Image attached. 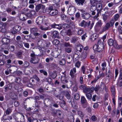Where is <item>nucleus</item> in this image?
<instances>
[{
  "instance_id": "38",
  "label": "nucleus",
  "mask_w": 122,
  "mask_h": 122,
  "mask_svg": "<svg viewBox=\"0 0 122 122\" xmlns=\"http://www.w3.org/2000/svg\"><path fill=\"white\" fill-rule=\"evenodd\" d=\"M109 16L107 15L104 14L103 15V19L104 21H106L109 18Z\"/></svg>"
},
{
  "instance_id": "24",
  "label": "nucleus",
  "mask_w": 122,
  "mask_h": 122,
  "mask_svg": "<svg viewBox=\"0 0 122 122\" xmlns=\"http://www.w3.org/2000/svg\"><path fill=\"white\" fill-rule=\"evenodd\" d=\"M94 24V22H92L91 23V21H89L88 23L87 26L89 30H91L93 27Z\"/></svg>"
},
{
  "instance_id": "17",
  "label": "nucleus",
  "mask_w": 122,
  "mask_h": 122,
  "mask_svg": "<svg viewBox=\"0 0 122 122\" xmlns=\"http://www.w3.org/2000/svg\"><path fill=\"white\" fill-rule=\"evenodd\" d=\"M81 102L82 106H84L85 104L86 105L87 104V101L84 96L81 97Z\"/></svg>"
},
{
  "instance_id": "51",
  "label": "nucleus",
  "mask_w": 122,
  "mask_h": 122,
  "mask_svg": "<svg viewBox=\"0 0 122 122\" xmlns=\"http://www.w3.org/2000/svg\"><path fill=\"white\" fill-rule=\"evenodd\" d=\"M22 52L21 51H19L17 53V56L19 58H20L22 56Z\"/></svg>"
},
{
  "instance_id": "52",
  "label": "nucleus",
  "mask_w": 122,
  "mask_h": 122,
  "mask_svg": "<svg viewBox=\"0 0 122 122\" xmlns=\"http://www.w3.org/2000/svg\"><path fill=\"white\" fill-rule=\"evenodd\" d=\"M78 114L82 119L84 117L83 114L82 112L81 111H79L78 112Z\"/></svg>"
},
{
  "instance_id": "4",
  "label": "nucleus",
  "mask_w": 122,
  "mask_h": 122,
  "mask_svg": "<svg viewBox=\"0 0 122 122\" xmlns=\"http://www.w3.org/2000/svg\"><path fill=\"white\" fill-rule=\"evenodd\" d=\"M97 5V15L95 16V18H97L99 16V13H101V11L102 10V4L100 3H96Z\"/></svg>"
},
{
  "instance_id": "7",
  "label": "nucleus",
  "mask_w": 122,
  "mask_h": 122,
  "mask_svg": "<svg viewBox=\"0 0 122 122\" xmlns=\"http://www.w3.org/2000/svg\"><path fill=\"white\" fill-rule=\"evenodd\" d=\"M82 59H85L87 56V53L86 51H83L80 54L78 55Z\"/></svg>"
},
{
  "instance_id": "30",
  "label": "nucleus",
  "mask_w": 122,
  "mask_h": 122,
  "mask_svg": "<svg viewBox=\"0 0 122 122\" xmlns=\"http://www.w3.org/2000/svg\"><path fill=\"white\" fill-rule=\"evenodd\" d=\"M111 91L112 95L114 96H115L116 94L115 86L113 85L111 86Z\"/></svg>"
},
{
  "instance_id": "64",
  "label": "nucleus",
  "mask_w": 122,
  "mask_h": 122,
  "mask_svg": "<svg viewBox=\"0 0 122 122\" xmlns=\"http://www.w3.org/2000/svg\"><path fill=\"white\" fill-rule=\"evenodd\" d=\"M81 71L84 74H86V73H85L86 69L84 66H82L81 68Z\"/></svg>"
},
{
  "instance_id": "14",
  "label": "nucleus",
  "mask_w": 122,
  "mask_h": 122,
  "mask_svg": "<svg viewBox=\"0 0 122 122\" xmlns=\"http://www.w3.org/2000/svg\"><path fill=\"white\" fill-rule=\"evenodd\" d=\"M2 42L4 45H8L10 43V40L6 38H4L2 39Z\"/></svg>"
},
{
  "instance_id": "19",
  "label": "nucleus",
  "mask_w": 122,
  "mask_h": 122,
  "mask_svg": "<svg viewBox=\"0 0 122 122\" xmlns=\"http://www.w3.org/2000/svg\"><path fill=\"white\" fill-rule=\"evenodd\" d=\"M87 22L84 20H83L79 24L80 26L81 27H83L85 28L88 25Z\"/></svg>"
},
{
  "instance_id": "39",
  "label": "nucleus",
  "mask_w": 122,
  "mask_h": 122,
  "mask_svg": "<svg viewBox=\"0 0 122 122\" xmlns=\"http://www.w3.org/2000/svg\"><path fill=\"white\" fill-rule=\"evenodd\" d=\"M46 81L49 83V84H51L52 83V79L50 77L46 78Z\"/></svg>"
},
{
  "instance_id": "43",
  "label": "nucleus",
  "mask_w": 122,
  "mask_h": 122,
  "mask_svg": "<svg viewBox=\"0 0 122 122\" xmlns=\"http://www.w3.org/2000/svg\"><path fill=\"white\" fill-rule=\"evenodd\" d=\"M62 27L64 28H68L69 27V25L68 24L64 23L62 25Z\"/></svg>"
},
{
  "instance_id": "22",
  "label": "nucleus",
  "mask_w": 122,
  "mask_h": 122,
  "mask_svg": "<svg viewBox=\"0 0 122 122\" xmlns=\"http://www.w3.org/2000/svg\"><path fill=\"white\" fill-rule=\"evenodd\" d=\"M98 37V35L96 34H93L90 37V40L91 41H94Z\"/></svg>"
},
{
  "instance_id": "15",
  "label": "nucleus",
  "mask_w": 122,
  "mask_h": 122,
  "mask_svg": "<svg viewBox=\"0 0 122 122\" xmlns=\"http://www.w3.org/2000/svg\"><path fill=\"white\" fill-rule=\"evenodd\" d=\"M49 76L53 79H55L57 76V73L56 71H53V72H49Z\"/></svg>"
},
{
  "instance_id": "36",
  "label": "nucleus",
  "mask_w": 122,
  "mask_h": 122,
  "mask_svg": "<svg viewBox=\"0 0 122 122\" xmlns=\"http://www.w3.org/2000/svg\"><path fill=\"white\" fill-rule=\"evenodd\" d=\"M84 32V30L81 28L79 29L77 31V34L79 35H81Z\"/></svg>"
},
{
  "instance_id": "59",
  "label": "nucleus",
  "mask_w": 122,
  "mask_h": 122,
  "mask_svg": "<svg viewBox=\"0 0 122 122\" xmlns=\"http://www.w3.org/2000/svg\"><path fill=\"white\" fill-rule=\"evenodd\" d=\"M11 51L13 52L15 50V47L13 46H11L9 48Z\"/></svg>"
},
{
  "instance_id": "37",
  "label": "nucleus",
  "mask_w": 122,
  "mask_h": 122,
  "mask_svg": "<svg viewBox=\"0 0 122 122\" xmlns=\"http://www.w3.org/2000/svg\"><path fill=\"white\" fill-rule=\"evenodd\" d=\"M96 8L95 5H92L90 7V10L91 11H95Z\"/></svg>"
},
{
  "instance_id": "35",
  "label": "nucleus",
  "mask_w": 122,
  "mask_h": 122,
  "mask_svg": "<svg viewBox=\"0 0 122 122\" xmlns=\"http://www.w3.org/2000/svg\"><path fill=\"white\" fill-rule=\"evenodd\" d=\"M102 23L101 20H99L96 23V25L98 27H101L102 25Z\"/></svg>"
},
{
  "instance_id": "32",
  "label": "nucleus",
  "mask_w": 122,
  "mask_h": 122,
  "mask_svg": "<svg viewBox=\"0 0 122 122\" xmlns=\"http://www.w3.org/2000/svg\"><path fill=\"white\" fill-rule=\"evenodd\" d=\"M41 4H39L37 5L36 7V10L37 12H38L41 8L42 6Z\"/></svg>"
},
{
  "instance_id": "57",
  "label": "nucleus",
  "mask_w": 122,
  "mask_h": 122,
  "mask_svg": "<svg viewBox=\"0 0 122 122\" xmlns=\"http://www.w3.org/2000/svg\"><path fill=\"white\" fill-rule=\"evenodd\" d=\"M105 74L103 72H102L101 73H100L98 76L97 77L99 78V79L101 77H103L104 76Z\"/></svg>"
},
{
  "instance_id": "41",
  "label": "nucleus",
  "mask_w": 122,
  "mask_h": 122,
  "mask_svg": "<svg viewBox=\"0 0 122 122\" xmlns=\"http://www.w3.org/2000/svg\"><path fill=\"white\" fill-rule=\"evenodd\" d=\"M2 59V56H0V65H2L4 64V61Z\"/></svg>"
},
{
  "instance_id": "28",
  "label": "nucleus",
  "mask_w": 122,
  "mask_h": 122,
  "mask_svg": "<svg viewBox=\"0 0 122 122\" xmlns=\"http://www.w3.org/2000/svg\"><path fill=\"white\" fill-rule=\"evenodd\" d=\"M78 37L74 36L72 37L71 39V42L72 43H75L79 40Z\"/></svg>"
},
{
  "instance_id": "45",
  "label": "nucleus",
  "mask_w": 122,
  "mask_h": 122,
  "mask_svg": "<svg viewBox=\"0 0 122 122\" xmlns=\"http://www.w3.org/2000/svg\"><path fill=\"white\" fill-rule=\"evenodd\" d=\"M39 71L41 73H43L44 75L46 76H47V73L46 71H44L43 70H41Z\"/></svg>"
},
{
  "instance_id": "46",
  "label": "nucleus",
  "mask_w": 122,
  "mask_h": 122,
  "mask_svg": "<svg viewBox=\"0 0 122 122\" xmlns=\"http://www.w3.org/2000/svg\"><path fill=\"white\" fill-rule=\"evenodd\" d=\"M66 61L65 59H62L60 61V63L61 65H64L65 64Z\"/></svg>"
},
{
  "instance_id": "23",
  "label": "nucleus",
  "mask_w": 122,
  "mask_h": 122,
  "mask_svg": "<svg viewBox=\"0 0 122 122\" xmlns=\"http://www.w3.org/2000/svg\"><path fill=\"white\" fill-rule=\"evenodd\" d=\"M65 96L67 99L69 100L67 101V102L69 103H71V100L70 99L71 97L68 92H66Z\"/></svg>"
},
{
  "instance_id": "58",
  "label": "nucleus",
  "mask_w": 122,
  "mask_h": 122,
  "mask_svg": "<svg viewBox=\"0 0 122 122\" xmlns=\"http://www.w3.org/2000/svg\"><path fill=\"white\" fill-rule=\"evenodd\" d=\"M119 17V15L118 14H116L114 16V19L116 21L118 19Z\"/></svg>"
},
{
  "instance_id": "12",
  "label": "nucleus",
  "mask_w": 122,
  "mask_h": 122,
  "mask_svg": "<svg viewBox=\"0 0 122 122\" xmlns=\"http://www.w3.org/2000/svg\"><path fill=\"white\" fill-rule=\"evenodd\" d=\"M110 25L109 22H107L106 24L104 26L102 29V32L108 30L110 28Z\"/></svg>"
},
{
  "instance_id": "47",
  "label": "nucleus",
  "mask_w": 122,
  "mask_h": 122,
  "mask_svg": "<svg viewBox=\"0 0 122 122\" xmlns=\"http://www.w3.org/2000/svg\"><path fill=\"white\" fill-rule=\"evenodd\" d=\"M53 59V58L52 57H50V58H47L46 59V62H49L50 61H52Z\"/></svg>"
},
{
  "instance_id": "18",
  "label": "nucleus",
  "mask_w": 122,
  "mask_h": 122,
  "mask_svg": "<svg viewBox=\"0 0 122 122\" xmlns=\"http://www.w3.org/2000/svg\"><path fill=\"white\" fill-rule=\"evenodd\" d=\"M52 37L53 39L57 37L58 35V32L56 31H54L51 32Z\"/></svg>"
},
{
  "instance_id": "8",
  "label": "nucleus",
  "mask_w": 122,
  "mask_h": 122,
  "mask_svg": "<svg viewBox=\"0 0 122 122\" xmlns=\"http://www.w3.org/2000/svg\"><path fill=\"white\" fill-rule=\"evenodd\" d=\"M76 11L75 8L73 6H70L68 9L69 14L70 15H72Z\"/></svg>"
},
{
  "instance_id": "60",
  "label": "nucleus",
  "mask_w": 122,
  "mask_h": 122,
  "mask_svg": "<svg viewBox=\"0 0 122 122\" xmlns=\"http://www.w3.org/2000/svg\"><path fill=\"white\" fill-rule=\"evenodd\" d=\"M70 75L72 78H73L74 76V72L72 70H71Z\"/></svg>"
},
{
  "instance_id": "11",
  "label": "nucleus",
  "mask_w": 122,
  "mask_h": 122,
  "mask_svg": "<svg viewBox=\"0 0 122 122\" xmlns=\"http://www.w3.org/2000/svg\"><path fill=\"white\" fill-rule=\"evenodd\" d=\"M83 48V46L81 45L80 44L78 45L76 47V53H76V54L77 55H78L79 52H81V51H82Z\"/></svg>"
},
{
  "instance_id": "48",
  "label": "nucleus",
  "mask_w": 122,
  "mask_h": 122,
  "mask_svg": "<svg viewBox=\"0 0 122 122\" xmlns=\"http://www.w3.org/2000/svg\"><path fill=\"white\" fill-rule=\"evenodd\" d=\"M31 36L30 35L25 36L24 37V38L27 41H29L30 40Z\"/></svg>"
},
{
  "instance_id": "21",
  "label": "nucleus",
  "mask_w": 122,
  "mask_h": 122,
  "mask_svg": "<svg viewBox=\"0 0 122 122\" xmlns=\"http://www.w3.org/2000/svg\"><path fill=\"white\" fill-rule=\"evenodd\" d=\"M97 44L99 46V48L101 50H103L104 48V45L102 42L101 39H100L98 41Z\"/></svg>"
},
{
  "instance_id": "56",
  "label": "nucleus",
  "mask_w": 122,
  "mask_h": 122,
  "mask_svg": "<svg viewBox=\"0 0 122 122\" xmlns=\"http://www.w3.org/2000/svg\"><path fill=\"white\" fill-rule=\"evenodd\" d=\"M64 46L66 47H71V45H70L69 43L66 42L64 43Z\"/></svg>"
},
{
  "instance_id": "49",
  "label": "nucleus",
  "mask_w": 122,
  "mask_h": 122,
  "mask_svg": "<svg viewBox=\"0 0 122 122\" xmlns=\"http://www.w3.org/2000/svg\"><path fill=\"white\" fill-rule=\"evenodd\" d=\"M33 79L36 80L38 82L40 80L37 76L36 75H34L32 77Z\"/></svg>"
},
{
  "instance_id": "20",
  "label": "nucleus",
  "mask_w": 122,
  "mask_h": 122,
  "mask_svg": "<svg viewBox=\"0 0 122 122\" xmlns=\"http://www.w3.org/2000/svg\"><path fill=\"white\" fill-rule=\"evenodd\" d=\"M63 74L64 76H61V81L62 83L64 84L67 83L68 81L66 79V76L65 75L64 73H63Z\"/></svg>"
},
{
  "instance_id": "26",
  "label": "nucleus",
  "mask_w": 122,
  "mask_h": 122,
  "mask_svg": "<svg viewBox=\"0 0 122 122\" xmlns=\"http://www.w3.org/2000/svg\"><path fill=\"white\" fill-rule=\"evenodd\" d=\"M99 46L98 44L97 45V44L95 45L93 47V49L94 50H96L98 51H101L102 50L101 49V48H99Z\"/></svg>"
},
{
  "instance_id": "62",
  "label": "nucleus",
  "mask_w": 122,
  "mask_h": 122,
  "mask_svg": "<svg viewBox=\"0 0 122 122\" xmlns=\"http://www.w3.org/2000/svg\"><path fill=\"white\" fill-rule=\"evenodd\" d=\"M80 62L79 61H78L76 63L75 66L78 68H79L80 66Z\"/></svg>"
},
{
  "instance_id": "34",
  "label": "nucleus",
  "mask_w": 122,
  "mask_h": 122,
  "mask_svg": "<svg viewBox=\"0 0 122 122\" xmlns=\"http://www.w3.org/2000/svg\"><path fill=\"white\" fill-rule=\"evenodd\" d=\"M86 95L87 99L89 100H91L92 97V95L89 93H85Z\"/></svg>"
},
{
  "instance_id": "55",
  "label": "nucleus",
  "mask_w": 122,
  "mask_h": 122,
  "mask_svg": "<svg viewBox=\"0 0 122 122\" xmlns=\"http://www.w3.org/2000/svg\"><path fill=\"white\" fill-rule=\"evenodd\" d=\"M100 88L99 85H96L95 88H94V90L96 92Z\"/></svg>"
},
{
  "instance_id": "3",
  "label": "nucleus",
  "mask_w": 122,
  "mask_h": 122,
  "mask_svg": "<svg viewBox=\"0 0 122 122\" xmlns=\"http://www.w3.org/2000/svg\"><path fill=\"white\" fill-rule=\"evenodd\" d=\"M31 57L30 62L34 64H36L39 62V59L38 57L35 56V55L34 53L30 54Z\"/></svg>"
},
{
  "instance_id": "13",
  "label": "nucleus",
  "mask_w": 122,
  "mask_h": 122,
  "mask_svg": "<svg viewBox=\"0 0 122 122\" xmlns=\"http://www.w3.org/2000/svg\"><path fill=\"white\" fill-rule=\"evenodd\" d=\"M82 17L84 19H88L90 17V15L87 12L81 14Z\"/></svg>"
},
{
  "instance_id": "25",
  "label": "nucleus",
  "mask_w": 122,
  "mask_h": 122,
  "mask_svg": "<svg viewBox=\"0 0 122 122\" xmlns=\"http://www.w3.org/2000/svg\"><path fill=\"white\" fill-rule=\"evenodd\" d=\"M12 109L11 107L8 108L5 111V113L6 115H8L10 114L12 111Z\"/></svg>"
},
{
  "instance_id": "53",
  "label": "nucleus",
  "mask_w": 122,
  "mask_h": 122,
  "mask_svg": "<svg viewBox=\"0 0 122 122\" xmlns=\"http://www.w3.org/2000/svg\"><path fill=\"white\" fill-rule=\"evenodd\" d=\"M116 111V109H113L111 113L112 117H114L115 116Z\"/></svg>"
},
{
  "instance_id": "29",
  "label": "nucleus",
  "mask_w": 122,
  "mask_h": 122,
  "mask_svg": "<svg viewBox=\"0 0 122 122\" xmlns=\"http://www.w3.org/2000/svg\"><path fill=\"white\" fill-rule=\"evenodd\" d=\"M68 119L70 122H74L75 120L74 116L73 114H71L69 117Z\"/></svg>"
},
{
  "instance_id": "6",
  "label": "nucleus",
  "mask_w": 122,
  "mask_h": 122,
  "mask_svg": "<svg viewBox=\"0 0 122 122\" xmlns=\"http://www.w3.org/2000/svg\"><path fill=\"white\" fill-rule=\"evenodd\" d=\"M108 45L110 46H113L115 48H116L118 46V45L116 41H114L112 39H110L108 41Z\"/></svg>"
},
{
  "instance_id": "33",
  "label": "nucleus",
  "mask_w": 122,
  "mask_h": 122,
  "mask_svg": "<svg viewBox=\"0 0 122 122\" xmlns=\"http://www.w3.org/2000/svg\"><path fill=\"white\" fill-rule=\"evenodd\" d=\"M25 15L24 14H22L20 15L19 17V18L20 20L22 21H24L26 20L25 17Z\"/></svg>"
},
{
  "instance_id": "16",
  "label": "nucleus",
  "mask_w": 122,
  "mask_h": 122,
  "mask_svg": "<svg viewBox=\"0 0 122 122\" xmlns=\"http://www.w3.org/2000/svg\"><path fill=\"white\" fill-rule=\"evenodd\" d=\"M94 90V87H91L90 88H86L84 90V93H92Z\"/></svg>"
},
{
  "instance_id": "40",
  "label": "nucleus",
  "mask_w": 122,
  "mask_h": 122,
  "mask_svg": "<svg viewBox=\"0 0 122 122\" xmlns=\"http://www.w3.org/2000/svg\"><path fill=\"white\" fill-rule=\"evenodd\" d=\"M53 44L55 45H57L59 43V40L55 39L52 42Z\"/></svg>"
},
{
  "instance_id": "42",
  "label": "nucleus",
  "mask_w": 122,
  "mask_h": 122,
  "mask_svg": "<svg viewBox=\"0 0 122 122\" xmlns=\"http://www.w3.org/2000/svg\"><path fill=\"white\" fill-rule=\"evenodd\" d=\"M59 30H61L62 29V24H56V28Z\"/></svg>"
},
{
  "instance_id": "27",
  "label": "nucleus",
  "mask_w": 122,
  "mask_h": 122,
  "mask_svg": "<svg viewBox=\"0 0 122 122\" xmlns=\"http://www.w3.org/2000/svg\"><path fill=\"white\" fill-rule=\"evenodd\" d=\"M105 75L106 76V77L108 78L110 77L111 78H113L114 76L113 74L111 72L107 73V70H106Z\"/></svg>"
},
{
  "instance_id": "31",
  "label": "nucleus",
  "mask_w": 122,
  "mask_h": 122,
  "mask_svg": "<svg viewBox=\"0 0 122 122\" xmlns=\"http://www.w3.org/2000/svg\"><path fill=\"white\" fill-rule=\"evenodd\" d=\"M21 27L19 25H16L13 28V30H15L17 31H19L21 29Z\"/></svg>"
},
{
  "instance_id": "44",
  "label": "nucleus",
  "mask_w": 122,
  "mask_h": 122,
  "mask_svg": "<svg viewBox=\"0 0 122 122\" xmlns=\"http://www.w3.org/2000/svg\"><path fill=\"white\" fill-rule=\"evenodd\" d=\"M74 97L75 99L76 100H78L80 98V97L79 94L77 93L75 94L74 95Z\"/></svg>"
},
{
  "instance_id": "50",
  "label": "nucleus",
  "mask_w": 122,
  "mask_h": 122,
  "mask_svg": "<svg viewBox=\"0 0 122 122\" xmlns=\"http://www.w3.org/2000/svg\"><path fill=\"white\" fill-rule=\"evenodd\" d=\"M72 50L71 48H66L65 49V51L67 52L70 53L71 52Z\"/></svg>"
},
{
  "instance_id": "1",
  "label": "nucleus",
  "mask_w": 122,
  "mask_h": 122,
  "mask_svg": "<svg viewBox=\"0 0 122 122\" xmlns=\"http://www.w3.org/2000/svg\"><path fill=\"white\" fill-rule=\"evenodd\" d=\"M38 29L36 28H33L30 29L31 32L33 33V35L35 36L37 40H39L37 44L39 45L40 42L41 41L42 38V35L41 33L37 32L38 31Z\"/></svg>"
},
{
  "instance_id": "9",
  "label": "nucleus",
  "mask_w": 122,
  "mask_h": 122,
  "mask_svg": "<svg viewBox=\"0 0 122 122\" xmlns=\"http://www.w3.org/2000/svg\"><path fill=\"white\" fill-rule=\"evenodd\" d=\"M77 4L82 6L84 5L86 2V0H75Z\"/></svg>"
},
{
  "instance_id": "10",
  "label": "nucleus",
  "mask_w": 122,
  "mask_h": 122,
  "mask_svg": "<svg viewBox=\"0 0 122 122\" xmlns=\"http://www.w3.org/2000/svg\"><path fill=\"white\" fill-rule=\"evenodd\" d=\"M43 22V19L42 16H39L36 19V22L38 25L42 24Z\"/></svg>"
},
{
  "instance_id": "61",
  "label": "nucleus",
  "mask_w": 122,
  "mask_h": 122,
  "mask_svg": "<svg viewBox=\"0 0 122 122\" xmlns=\"http://www.w3.org/2000/svg\"><path fill=\"white\" fill-rule=\"evenodd\" d=\"M57 115H58L60 117L62 113V112L60 110H58L56 111Z\"/></svg>"
},
{
  "instance_id": "63",
  "label": "nucleus",
  "mask_w": 122,
  "mask_h": 122,
  "mask_svg": "<svg viewBox=\"0 0 122 122\" xmlns=\"http://www.w3.org/2000/svg\"><path fill=\"white\" fill-rule=\"evenodd\" d=\"M99 79V78L97 76L95 78V79H94L92 81L91 83H96Z\"/></svg>"
},
{
  "instance_id": "54",
  "label": "nucleus",
  "mask_w": 122,
  "mask_h": 122,
  "mask_svg": "<svg viewBox=\"0 0 122 122\" xmlns=\"http://www.w3.org/2000/svg\"><path fill=\"white\" fill-rule=\"evenodd\" d=\"M114 22L115 21L113 19L111 20H110L109 23L110 24V26H113L114 23Z\"/></svg>"
},
{
  "instance_id": "2",
  "label": "nucleus",
  "mask_w": 122,
  "mask_h": 122,
  "mask_svg": "<svg viewBox=\"0 0 122 122\" xmlns=\"http://www.w3.org/2000/svg\"><path fill=\"white\" fill-rule=\"evenodd\" d=\"M49 14L51 16H54L57 15L58 11L56 9H54L52 6L49 7L48 9Z\"/></svg>"
},
{
  "instance_id": "5",
  "label": "nucleus",
  "mask_w": 122,
  "mask_h": 122,
  "mask_svg": "<svg viewBox=\"0 0 122 122\" xmlns=\"http://www.w3.org/2000/svg\"><path fill=\"white\" fill-rule=\"evenodd\" d=\"M7 69L10 73L13 74L17 71L18 68L15 66H10Z\"/></svg>"
}]
</instances>
